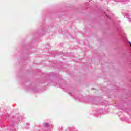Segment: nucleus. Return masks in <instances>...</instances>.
<instances>
[{
    "mask_svg": "<svg viewBox=\"0 0 131 131\" xmlns=\"http://www.w3.org/2000/svg\"><path fill=\"white\" fill-rule=\"evenodd\" d=\"M43 126H49V123H45L43 124Z\"/></svg>",
    "mask_w": 131,
    "mask_h": 131,
    "instance_id": "obj_1",
    "label": "nucleus"
}]
</instances>
